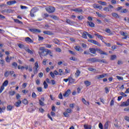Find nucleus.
Wrapping results in <instances>:
<instances>
[{
    "label": "nucleus",
    "instance_id": "obj_38",
    "mask_svg": "<svg viewBox=\"0 0 129 129\" xmlns=\"http://www.w3.org/2000/svg\"><path fill=\"white\" fill-rule=\"evenodd\" d=\"M112 17H113V18H116V19L119 18V16H118V14L116 13H112Z\"/></svg>",
    "mask_w": 129,
    "mask_h": 129
},
{
    "label": "nucleus",
    "instance_id": "obj_23",
    "mask_svg": "<svg viewBox=\"0 0 129 129\" xmlns=\"http://www.w3.org/2000/svg\"><path fill=\"white\" fill-rule=\"evenodd\" d=\"M95 36H96L97 37V38H98V39H100L102 41V42H103V43H104V41H103L104 39H103V36L102 35H99L98 34H96L95 33L94 34Z\"/></svg>",
    "mask_w": 129,
    "mask_h": 129
},
{
    "label": "nucleus",
    "instance_id": "obj_19",
    "mask_svg": "<svg viewBox=\"0 0 129 129\" xmlns=\"http://www.w3.org/2000/svg\"><path fill=\"white\" fill-rule=\"evenodd\" d=\"M93 8L94 9H99L100 11H101V9H102V6H99L98 4H94L93 5Z\"/></svg>",
    "mask_w": 129,
    "mask_h": 129
},
{
    "label": "nucleus",
    "instance_id": "obj_18",
    "mask_svg": "<svg viewBox=\"0 0 129 129\" xmlns=\"http://www.w3.org/2000/svg\"><path fill=\"white\" fill-rule=\"evenodd\" d=\"M121 106H128L129 105V98L127 99L126 101L123 102L121 105Z\"/></svg>",
    "mask_w": 129,
    "mask_h": 129
},
{
    "label": "nucleus",
    "instance_id": "obj_37",
    "mask_svg": "<svg viewBox=\"0 0 129 129\" xmlns=\"http://www.w3.org/2000/svg\"><path fill=\"white\" fill-rule=\"evenodd\" d=\"M31 11L33 12V13H35L39 11V9H38L37 7H34L31 9Z\"/></svg>",
    "mask_w": 129,
    "mask_h": 129
},
{
    "label": "nucleus",
    "instance_id": "obj_17",
    "mask_svg": "<svg viewBox=\"0 0 129 129\" xmlns=\"http://www.w3.org/2000/svg\"><path fill=\"white\" fill-rule=\"evenodd\" d=\"M25 42H26V43H27L28 44H30L33 43L34 41H33V40H32V39H31V38L27 37L25 38Z\"/></svg>",
    "mask_w": 129,
    "mask_h": 129
},
{
    "label": "nucleus",
    "instance_id": "obj_51",
    "mask_svg": "<svg viewBox=\"0 0 129 129\" xmlns=\"http://www.w3.org/2000/svg\"><path fill=\"white\" fill-rule=\"evenodd\" d=\"M70 60H71L72 61H77V58H75V57L71 56L70 58Z\"/></svg>",
    "mask_w": 129,
    "mask_h": 129
},
{
    "label": "nucleus",
    "instance_id": "obj_21",
    "mask_svg": "<svg viewBox=\"0 0 129 129\" xmlns=\"http://www.w3.org/2000/svg\"><path fill=\"white\" fill-rule=\"evenodd\" d=\"M45 100V98L44 97L41 98L40 100H39V103L41 106H44L45 104H44V102L42 101H44Z\"/></svg>",
    "mask_w": 129,
    "mask_h": 129
},
{
    "label": "nucleus",
    "instance_id": "obj_27",
    "mask_svg": "<svg viewBox=\"0 0 129 129\" xmlns=\"http://www.w3.org/2000/svg\"><path fill=\"white\" fill-rule=\"evenodd\" d=\"M88 34V32L86 31H84L83 33H82V37L84 39H87V34Z\"/></svg>",
    "mask_w": 129,
    "mask_h": 129
},
{
    "label": "nucleus",
    "instance_id": "obj_30",
    "mask_svg": "<svg viewBox=\"0 0 129 129\" xmlns=\"http://www.w3.org/2000/svg\"><path fill=\"white\" fill-rule=\"evenodd\" d=\"M43 34H44L45 35H53L52 32L50 31H43Z\"/></svg>",
    "mask_w": 129,
    "mask_h": 129
},
{
    "label": "nucleus",
    "instance_id": "obj_61",
    "mask_svg": "<svg viewBox=\"0 0 129 129\" xmlns=\"http://www.w3.org/2000/svg\"><path fill=\"white\" fill-rule=\"evenodd\" d=\"M125 120H126V121H128V122H129V117L128 116H125L124 117Z\"/></svg>",
    "mask_w": 129,
    "mask_h": 129
},
{
    "label": "nucleus",
    "instance_id": "obj_54",
    "mask_svg": "<svg viewBox=\"0 0 129 129\" xmlns=\"http://www.w3.org/2000/svg\"><path fill=\"white\" fill-rule=\"evenodd\" d=\"M47 54H49L50 57H53V54H52V52L50 51V50L47 49Z\"/></svg>",
    "mask_w": 129,
    "mask_h": 129
},
{
    "label": "nucleus",
    "instance_id": "obj_56",
    "mask_svg": "<svg viewBox=\"0 0 129 129\" xmlns=\"http://www.w3.org/2000/svg\"><path fill=\"white\" fill-rule=\"evenodd\" d=\"M58 98L59 99H63V95H62V93H60L58 95Z\"/></svg>",
    "mask_w": 129,
    "mask_h": 129
},
{
    "label": "nucleus",
    "instance_id": "obj_50",
    "mask_svg": "<svg viewBox=\"0 0 129 129\" xmlns=\"http://www.w3.org/2000/svg\"><path fill=\"white\" fill-rule=\"evenodd\" d=\"M34 14H35L34 12H33V11H32V10H31L30 13V16L32 18H34V17H35Z\"/></svg>",
    "mask_w": 129,
    "mask_h": 129
},
{
    "label": "nucleus",
    "instance_id": "obj_48",
    "mask_svg": "<svg viewBox=\"0 0 129 129\" xmlns=\"http://www.w3.org/2000/svg\"><path fill=\"white\" fill-rule=\"evenodd\" d=\"M21 104H22V101L18 100L17 102V107H19V106H21Z\"/></svg>",
    "mask_w": 129,
    "mask_h": 129
},
{
    "label": "nucleus",
    "instance_id": "obj_12",
    "mask_svg": "<svg viewBox=\"0 0 129 129\" xmlns=\"http://www.w3.org/2000/svg\"><path fill=\"white\" fill-rule=\"evenodd\" d=\"M89 50L91 54H96V52H97V48H90Z\"/></svg>",
    "mask_w": 129,
    "mask_h": 129
},
{
    "label": "nucleus",
    "instance_id": "obj_57",
    "mask_svg": "<svg viewBox=\"0 0 129 129\" xmlns=\"http://www.w3.org/2000/svg\"><path fill=\"white\" fill-rule=\"evenodd\" d=\"M18 46L19 48H20V49H23V48H24V47H25V46L22 44H18Z\"/></svg>",
    "mask_w": 129,
    "mask_h": 129
},
{
    "label": "nucleus",
    "instance_id": "obj_20",
    "mask_svg": "<svg viewBox=\"0 0 129 129\" xmlns=\"http://www.w3.org/2000/svg\"><path fill=\"white\" fill-rule=\"evenodd\" d=\"M97 52L100 54L101 55H107V53L106 52L102 51L101 49L97 48Z\"/></svg>",
    "mask_w": 129,
    "mask_h": 129
},
{
    "label": "nucleus",
    "instance_id": "obj_31",
    "mask_svg": "<svg viewBox=\"0 0 129 129\" xmlns=\"http://www.w3.org/2000/svg\"><path fill=\"white\" fill-rule=\"evenodd\" d=\"M82 101L85 105H89V102H87L84 98L82 99Z\"/></svg>",
    "mask_w": 129,
    "mask_h": 129
},
{
    "label": "nucleus",
    "instance_id": "obj_49",
    "mask_svg": "<svg viewBox=\"0 0 129 129\" xmlns=\"http://www.w3.org/2000/svg\"><path fill=\"white\" fill-rule=\"evenodd\" d=\"M98 3L100 5H102V6H106V2L100 1Z\"/></svg>",
    "mask_w": 129,
    "mask_h": 129
},
{
    "label": "nucleus",
    "instance_id": "obj_39",
    "mask_svg": "<svg viewBox=\"0 0 129 129\" xmlns=\"http://www.w3.org/2000/svg\"><path fill=\"white\" fill-rule=\"evenodd\" d=\"M14 107L13 106H12V105H8V106H7V110H8V111H12V110L13 109V108Z\"/></svg>",
    "mask_w": 129,
    "mask_h": 129
},
{
    "label": "nucleus",
    "instance_id": "obj_16",
    "mask_svg": "<svg viewBox=\"0 0 129 129\" xmlns=\"http://www.w3.org/2000/svg\"><path fill=\"white\" fill-rule=\"evenodd\" d=\"M71 92V91L70 89H68L65 93L63 94V96L64 97H68L69 95H70V93Z\"/></svg>",
    "mask_w": 129,
    "mask_h": 129
},
{
    "label": "nucleus",
    "instance_id": "obj_22",
    "mask_svg": "<svg viewBox=\"0 0 129 129\" xmlns=\"http://www.w3.org/2000/svg\"><path fill=\"white\" fill-rule=\"evenodd\" d=\"M80 74H81V72L79 70H77L75 74V77L76 78H78L79 76H80Z\"/></svg>",
    "mask_w": 129,
    "mask_h": 129
},
{
    "label": "nucleus",
    "instance_id": "obj_35",
    "mask_svg": "<svg viewBox=\"0 0 129 129\" xmlns=\"http://www.w3.org/2000/svg\"><path fill=\"white\" fill-rule=\"evenodd\" d=\"M109 121H107L104 125V129H108Z\"/></svg>",
    "mask_w": 129,
    "mask_h": 129
},
{
    "label": "nucleus",
    "instance_id": "obj_9",
    "mask_svg": "<svg viewBox=\"0 0 129 129\" xmlns=\"http://www.w3.org/2000/svg\"><path fill=\"white\" fill-rule=\"evenodd\" d=\"M88 42L90 43H92V44H94V45H97V46H99V47H100L101 45H100V43H99L97 41L93 40V39H89L88 40Z\"/></svg>",
    "mask_w": 129,
    "mask_h": 129
},
{
    "label": "nucleus",
    "instance_id": "obj_63",
    "mask_svg": "<svg viewBox=\"0 0 129 129\" xmlns=\"http://www.w3.org/2000/svg\"><path fill=\"white\" fill-rule=\"evenodd\" d=\"M59 72V75L61 76L63 74V70H62V69H60L58 71Z\"/></svg>",
    "mask_w": 129,
    "mask_h": 129
},
{
    "label": "nucleus",
    "instance_id": "obj_14",
    "mask_svg": "<svg viewBox=\"0 0 129 129\" xmlns=\"http://www.w3.org/2000/svg\"><path fill=\"white\" fill-rule=\"evenodd\" d=\"M75 81H76V80L73 79L71 76L69 77V84H74V83H75Z\"/></svg>",
    "mask_w": 129,
    "mask_h": 129
},
{
    "label": "nucleus",
    "instance_id": "obj_47",
    "mask_svg": "<svg viewBox=\"0 0 129 129\" xmlns=\"http://www.w3.org/2000/svg\"><path fill=\"white\" fill-rule=\"evenodd\" d=\"M9 75H10V73L9 71H6L4 74L5 77H9Z\"/></svg>",
    "mask_w": 129,
    "mask_h": 129
},
{
    "label": "nucleus",
    "instance_id": "obj_13",
    "mask_svg": "<svg viewBox=\"0 0 129 129\" xmlns=\"http://www.w3.org/2000/svg\"><path fill=\"white\" fill-rule=\"evenodd\" d=\"M105 76H106V74L98 75L96 77V79L97 80H99V79H102V78H104V77H105Z\"/></svg>",
    "mask_w": 129,
    "mask_h": 129
},
{
    "label": "nucleus",
    "instance_id": "obj_44",
    "mask_svg": "<svg viewBox=\"0 0 129 129\" xmlns=\"http://www.w3.org/2000/svg\"><path fill=\"white\" fill-rule=\"evenodd\" d=\"M119 94L121 95V96H122V97H126V96H127V95L125 94V93H123V92H120Z\"/></svg>",
    "mask_w": 129,
    "mask_h": 129
},
{
    "label": "nucleus",
    "instance_id": "obj_45",
    "mask_svg": "<svg viewBox=\"0 0 129 129\" xmlns=\"http://www.w3.org/2000/svg\"><path fill=\"white\" fill-rule=\"evenodd\" d=\"M43 85L44 89H47V88H48V85L47 84V82H46V81L43 82Z\"/></svg>",
    "mask_w": 129,
    "mask_h": 129
},
{
    "label": "nucleus",
    "instance_id": "obj_52",
    "mask_svg": "<svg viewBox=\"0 0 129 129\" xmlns=\"http://www.w3.org/2000/svg\"><path fill=\"white\" fill-rule=\"evenodd\" d=\"M116 78H117V79H118V80H119V81L123 80V77H120L119 76H117Z\"/></svg>",
    "mask_w": 129,
    "mask_h": 129
},
{
    "label": "nucleus",
    "instance_id": "obj_11",
    "mask_svg": "<svg viewBox=\"0 0 129 129\" xmlns=\"http://www.w3.org/2000/svg\"><path fill=\"white\" fill-rule=\"evenodd\" d=\"M121 36H123L124 37H122V39L123 40H126L127 37H128V34L126 32H122L120 33Z\"/></svg>",
    "mask_w": 129,
    "mask_h": 129
},
{
    "label": "nucleus",
    "instance_id": "obj_41",
    "mask_svg": "<svg viewBox=\"0 0 129 129\" xmlns=\"http://www.w3.org/2000/svg\"><path fill=\"white\" fill-rule=\"evenodd\" d=\"M96 15L99 17V18H105V15L102 16L99 12H96Z\"/></svg>",
    "mask_w": 129,
    "mask_h": 129
},
{
    "label": "nucleus",
    "instance_id": "obj_36",
    "mask_svg": "<svg viewBox=\"0 0 129 129\" xmlns=\"http://www.w3.org/2000/svg\"><path fill=\"white\" fill-rule=\"evenodd\" d=\"M22 102L25 105H27V104H28L29 103V101H28V99H24L22 100Z\"/></svg>",
    "mask_w": 129,
    "mask_h": 129
},
{
    "label": "nucleus",
    "instance_id": "obj_33",
    "mask_svg": "<svg viewBox=\"0 0 129 129\" xmlns=\"http://www.w3.org/2000/svg\"><path fill=\"white\" fill-rule=\"evenodd\" d=\"M84 84L87 86V87H88V86H90V85H91V82L88 81H85Z\"/></svg>",
    "mask_w": 129,
    "mask_h": 129
},
{
    "label": "nucleus",
    "instance_id": "obj_1",
    "mask_svg": "<svg viewBox=\"0 0 129 129\" xmlns=\"http://www.w3.org/2000/svg\"><path fill=\"white\" fill-rule=\"evenodd\" d=\"M48 49H45L44 47H41L39 48V51H38V54L40 57H44V56H47L48 55Z\"/></svg>",
    "mask_w": 129,
    "mask_h": 129
},
{
    "label": "nucleus",
    "instance_id": "obj_55",
    "mask_svg": "<svg viewBox=\"0 0 129 129\" xmlns=\"http://www.w3.org/2000/svg\"><path fill=\"white\" fill-rule=\"evenodd\" d=\"M108 8L109 9V12H112V10L111 9H113V6L110 5Z\"/></svg>",
    "mask_w": 129,
    "mask_h": 129
},
{
    "label": "nucleus",
    "instance_id": "obj_7",
    "mask_svg": "<svg viewBox=\"0 0 129 129\" xmlns=\"http://www.w3.org/2000/svg\"><path fill=\"white\" fill-rule=\"evenodd\" d=\"M46 10L49 14H52V13H54V12H55V8L51 6L47 7Z\"/></svg>",
    "mask_w": 129,
    "mask_h": 129
},
{
    "label": "nucleus",
    "instance_id": "obj_24",
    "mask_svg": "<svg viewBox=\"0 0 129 129\" xmlns=\"http://www.w3.org/2000/svg\"><path fill=\"white\" fill-rule=\"evenodd\" d=\"M25 51L27 52V53L31 54V55H33V54H34V50H31L29 47H26L25 48Z\"/></svg>",
    "mask_w": 129,
    "mask_h": 129
},
{
    "label": "nucleus",
    "instance_id": "obj_8",
    "mask_svg": "<svg viewBox=\"0 0 129 129\" xmlns=\"http://www.w3.org/2000/svg\"><path fill=\"white\" fill-rule=\"evenodd\" d=\"M116 11H120V13H121L122 14H125L127 13V10L126 9H122V7H118L117 8H116Z\"/></svg>",
    "mask_w": 129,
    "mask_h": 129
},
{
    "label": "nucleus",
    "instance_id": "obj_28",
    "mask_svg": "<svg viewBox=\"0 0 129 129\" xmlns=\"http://www.w3.org/2000/svg\"><path fill=\"white\" fill-rule=\"evenodd\" d=\"M66 22L67 23V24H69V25H71V26H72L73 25H74V22L72 21L70 19H67L66 20Z\"/></svg>",
    "mask_w": 129,
    "mask_h": 129
},
{
    "label": "nucleus",
    "instance_id": "obj_64",
    "mask_svg": "<svg viewBox=\"0 0 129 129\" xmlns=\"http://www.w3.org/2000/svg\"><path fill=\"white\" fill-rule=\"evenodd\" d=\"M103 10L105 11V12H109V8H108V7H105Z\"/></svg>",
    "mask_w": 129,
    "mask_h": 129
},
{
    "label": "nucleus",
    "instance_id": "obj_58",
    "mask_svg": "<svg viewBox=\"0 0 129 129\" xmlns=\"http://www.w3.org/2000/svg\"><path fill=\"white\" fill-rule=\"evenodd\" d=\"M50 75L51 77H52V78H55V75H54V73L51 72L50 73Z\"/></svg>",
    "mask_w": 129,
    "mask_h": 129
},
{
    "label": "nucleus",
    "instance_id": "obj_15",
    "mask_svg": "<svg viewBox=\"0 0 129 129\" xmlns=\"http://www.w3.org/2000/svg\"><path fill=\"white\" fill-rule=\"evenodd\" d=\"M16 4H17V1L15 0L7 2V6H13L14 5H16Z\"/></svg>",
    "mask_w": 129,
    "mask_h": 129
},
{
    "label": "nucleus",
    "instance_id": "obj_59",
    "mask_svg": "<svg viewBox=\"0 0 129 129\" xmlns=\"http://www.w3.org/2000/svg\"><path fill=\"white\" fill-rule=\"evenodd\" d=\"M40 80L39 79H37L35 81V83L37 85H40Z\"/></svg>",
    "mask_w": 129,
    "mask_h": 129
},
{
    "label": "nucleus",
    "instance_id": "obj_40",
    "mask_svg": "<svg viewBox=\"0 0 129 129\" xmlns=\"http://www.w3.org/2000/svg\"><path fill=\"white\" fill-rule=\"evenodd\" d=\"M12 59V57H9V56H7L6 58V61L7 62V63H10L11 62V60Z\"/></svg>",
    "mask_w": 129,
    "mask_h": 129
},
{
    "label": "nucleus",
    "instance_id": "obj_10",
    "mask_svg": "<svg viewBox=\"0 0 129 129\" xmlns=\"http://www.w3.org/2000/svg\"><path fill=\"white\" fill-rule=\"evenodd\" d=\"M71 11L75 12L76 13H82L83 12V9L81 8H79L75 9H72Z\"/></svg>",
    "mask_w": 129,
    "mask_h": 129
},
{
    "label": "nucleus",
    "instance_id": "obj_42",
    "mask_svg": "<svg viewBox=\"0 0 129 129\" xmlns=\"http://www.w3.org/2000/svg\"><path fill=\"white\" fill-rule=\"evenodd\" d=\"M106 33H107V34H110V35H112V32H111V30L109 29V28H107L105 30Z\"/></svg>",
    "mask_w": 129,
    "mask_h": 129
},
{
    "label": "nucleus",
    "instance_id": "obj_43",
    "mask_svg": "<svg viewBox=\"0 0 129 129\" xmlns=\"http://www.w3.org/2000/svg\"><path fill=\"white\" fill-rule=\"evenodd\" d=\"M84 127L85 129H91L92 126H91V125H88L85 124L84 125Z\"/></svg>",
    "mask_w": 129,
    "mask_h": 129
},
{
    "label": "nucleus",
    "instance_id": "obj_53",
    "mask_svg": "<svg viewBox=\"0 0 129 129\" xmlns=\"http://www.w3.org/2000/svg\"><path fill=\"white\" fill-rule=\"evenodd\" d=\"M32 98H36L37 97V94H36L35 92H33L32 93Z\"/></svg>",
    "mask_w": 129,
    "mask_h": 129
},
{
    "label": "nucleus",
    "instance_id": "obj_34",
    "mask_svg": "<svg viewBox=\"0 0 129 129\" xmlns=\"http://www.w3.org/2000/svg\"><path fill=\"white\" fill-rule=\"evenodd\" d=\"M98 62H100V63H104V64H108V62H107L105 59H98Z\"/></svg>",
    "mask_w": 129,
    "mask_h": 129
},
{
    "label": "nucleus",
    "instance_id": "obj_3",
    "mask_svg": "<svg viewBox=\"0 0 129 129\" xmlns=\"http://www.w3.org/2000/svg\"><path fill=\"white\" fill-rule=\"evenodd\" d=\"M38 68H39V63H38V61H36L34 63V67H33V73L34 75H36L37 73H38Z\"/></svg>",
    "mask_w": 129,
    "mask_h": 129
},
{
    "label": "nucleus",
    "instance_id": "obj_46",
    "mask_svg": "<svg viewBox=\"0 0 129 129\" xmlns=\"http://www.w3.org/2000/svg\"><path fill=\"white\" fill-rule=\"evenodd\" d=\"M115 59H116V55H112L111 56L110 60H115Z\"/></svg>",
    "mask_w": 129,
    "mask_h": 129
},
{
    "label": "nucleus",
    "instance_id": "obj_60",
    "mask_svg": "<svg viewBox=\"0 0 129 129\" xmlns=\"http://www.w3.org/2000/svg\"><path fill=\"white\" fill-rule=\"evenodd\" d=\"M22 93H23V94H27V93H28V92H29V91L27 90H23L22 91Z\"/></svg>",
    "mask_w": 129,
    "mask_h": 129
},
{
    "label": "nucleus",
    "instance_id": "obj_6",
    "mask_svg": "<svg viewBox=\"0 0 129 129\" xmlns=\"http://www.w3.org/2000/svg\"><path fill=\"white\" fill-rule=\"evenodd\" d=\"M29 31L33 34H38L41 33V30L36 28H30L29 29Z\"/></svg>",
    "mask_w": 129,
    "mask_h": 129
},
{
    "label": "nucleus",
    "instance_id": "obj_32",
    "mask_svg": "<svg viewBox=\"0 0 129 129\" xmlns=\"http://www.w3.org/2000/svg\"><path fill=\"white\" fill-rule=\"evenodd\" d=\"M9 75H10V76H13V77H16L17 76V75L15 74V72H14V71H10L9 72Z\"/></svg>",
    "mask_w": 129,
    "mask_h": 129
},
{
    "label": "nucleus",
    "instance_id": "obj_25",
    "mask_svg": "<svg viewBox=\"0 0 129 129\" xmlns=\"http://www.w3.org/2000/svg\"><path fill=\"white\" fill-rule=\"evenodd\" d=\"M75 49L76 51H78V52H82L83 51V49L80 46H75Z\"/></svg>",
    "mask_w": 129,
    "mask_h": 129
},
{
    "label": "nucleus",
    "instance_id": "obj_29",
    "mask_svg": "<svg viewBox=\"0 0 129 129\" xmlns=\"http://www.w3.org/2000/svg\"><path fill=\"white\" fill-rule=\"evenodd\" d=\"M18 69H21V70H23V69H26V70H28V69H29V67H28V66H26V67H24V66H19L18 67Z\"/></svg>",
    "mask_w": 129,
    "mask_h": 129
},
{
    "label": "nucleus",
    "instance_id": "obj_62",
    "mask_svg": "<svg viewBox=\"0 0 129 129\" xmlns=\"http://www.w3.org/2000/svg\"><path fill=\"white\" fill-rule=\"evenodd\" d=\"M99 127L100 129H103V125H102V123H101V122L99 123Z\"/></svg>",
    "mask_w": 129,
    "mask_h": 129
},
{
    "label": "nucleus",
    "instance_id": "obj_5",
    "mask_svg": "<svg viewBox=\"0 0 129 129\" xmlns=\"http://www.w3.org/2000/svg\"><path fill=\"white\" fill-rule=\"evenodd\" d=\"M73 110L71 108H68L67 109L66 111L63 112V115L65 116V117H68L69 116V113H71L72 112Z\"/></svg>",
    "mask_w": 129,
    "mask_h": 129
},
{
    "label": "nucleus",
    "instance_id": "obj_26",
    "mask_svg": "<svg viewBox=\"0 0 129 129\" xmlns=\"http://www.w3.org/2000/svg\"><path fill=\"white\" fill-rule=\"evenodd\" d=\"M87 24L91 28H94V27H95V24L93 23V22L88 21L87 22Z\"/></svg>",
    "mask_w": 129,
    "mask_h": 129
},
{
    "label": "nucleus",
    "instance_id": "obj_2",
    "mask_svg": "<svg viewBox=\"0 0 129 129\" xmlns=\"http://www.w3.org/2000/svg\"><path fill=\"white\" fill-rule=\"evenodd\" d=\"M9 85V81L8 80L4 81V82L3 83L2 85L1 86L0 88V93H2L3 91L5 90V87H7L8 85Z\"/></svg>",
    "mask_w": 129,
    "mask_h": 129
},
{
    "label": "nucleus",
    "instance_id": "obj_4",
    "mask_svg": "<svg viewBox=\"0 0 129 129\" xmlns=\"http://www.w3.org/2000/svg\"><path fill=\"white\" fill-rule=\"evenodd\" d=\"M88 62L92 64V63H96V62H98V59L96 57L90 58L87 60Z\"/></svg>",
    "mask_w": 129,
    "mask_h": 129
}]
</instances>
